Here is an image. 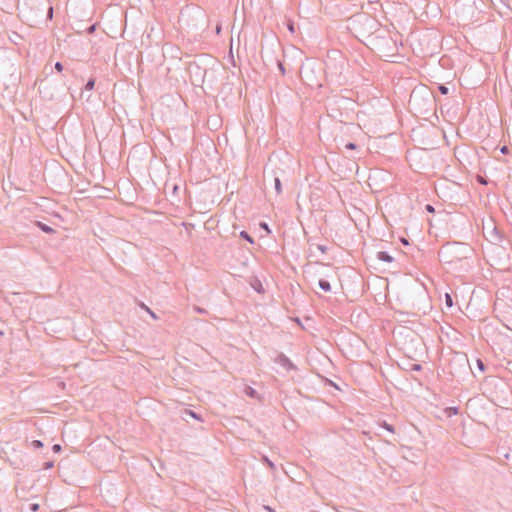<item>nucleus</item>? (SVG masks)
<instances>
[{
	"label": "nucleus",
	"mask_w": 512,
	"mask_h": 512,
	"mask_svg": "<svg viewBox=\"0 0 512 512\" xmlns=\"http://www.w3.org/2000/svg\"><path fill=\"white\" fill-rule=\"evenodd\" d=\"M483 234L492 244H500L503 240V234L492 220L483 225Z\"/></svg>",
	"instance_id": "nucleus-1"
},
{
	"label": "nucleus",
	"mask_w": 512,
	"mask_h": 512,
	"mask_svg": "<svg viewBox=\"0 0 512 512\" xmlns=\"http://www.w3.org/2000/svg\"><path fill=\"white\" fill-rule=\"evenodd\" d=\"M275 362L287 371L297 369L293 362L284 353H279L275 358Z\"/></svg>",
	"instance_id": "nucleus-2"
},
{
	"label": "nucleus",
	"mask_w": 512,
	"mask_h": 512,
	"mask_svg": "<svg viewBox=\"0 0 512 512\" xmlns=\"http://www.w3.org/2000/svg\"><path fill=\"white\" fill-rule=\"evenodd\" d=\"M455 363H458L460 366H469L468 358L465 354H457L451 361L450 367L452 368Z\"/></svg>",
	"instance_id": "nucleus-3"
},
{
	"label": "nucleus",
	"mask_w": 512,
	"mask_h": 512,
	"mask_svg": "<svg viewBox=\"0 0 512 512\" xmlns=\"http://www.w3.org/2000/svg\"><path fill=\"white\" fill-rule=\"evenodd\" d=\"M377 259L386 263H392L394 258L386 251H379L376 255Z\"/></svg>",
	"instance_id": "nucleus-4"
},
{
	"label": "nucleus",
	"mask_w": 512,
	"mask_h": 512,
	"mask_svg": "<svg viewBox=\"0 0 512 512\" xmlns=\"http://www.w3.org/2000/svg\"><path fill=\"white\" fill-rule=\"evenodd\" d=\"M35 226H37L44 233H47V234L55 233V230L52 227H50L49 225H47L41 221H36Z\"/></svg>",
	"instance_id": "nucleus-5"
},
{
	"label": "nucleus",
	"mask_w": 512,
	"mask_h": 512,
	"mask_svg": "<svg viewBox=\"0 0 512 512\" xmlns=\"http://www.w3.org/2000/svg\"><path fill=\"white\" fill-rule=\"evenodd\" d=\"M318 286L320 287V289H322L325 292L331 291V285H330L329 281H327L325 279H320L318 282Z\"/></svg>",
	"instance_id": "nucleus-6"
},
{
	"label": "nucleus",
	"mask_w": 512,
	"mask_h": 512,
	"mask_svg": "<svg viewBox=\"0 0 512 512\" xmlns=\"http://www.w3.org/2000/svg\"><path fill=\"white\" fill-rule=\"evenodd\" d=\"M184 415H188L198 421H203V418L200 414H198L197 412L191 410V409H185L184 412H183Z\"/></svg>",
	"instance_id": "nucleus-7"
},
{
	"label": "nucleus",
	"mask_w": 512,
	"mask_h": 512,
	"mask_svg": "<svg viewBox=\"0 0 512 512\" xmlns=\"http://www.w3.org/2000/svg\"><path fill=\"white\" fill-rule=\"evenodd\" d=\"M240 237L246 241H248L249 243L253 244L254 243V239L252 238V236L245 230L241 231L240 232Z\"/></svg>",
	"instance_id": "nucleus-8"
},
{
	"label": "nucleus",
	"mask_w": 512,
	"mask_h": 512,
	"mask_svg": "<svg viewBox=\"0 0 512 512\" xmlns=\"http://www.w3.org/2000/svg\"><path fill=\"white\" fill-rule=\"evenodd\" d=\"M444 298H445V305H446V307L447 308L453 307L454 303H453V298H452L451 294L445 293Z\"/></svg>",
	"instance_id": "nucleus-9"
},
{
	"label": "nucleus",
	"mask_w": 512,
	"mask_h": 512,
	"mask_svg": "<svg viewBox=\"0 0 512 512\" xmlns=\"http://www.w3.org/2000/svg\"><path fill=\"white\" fill-rule=\"evenodd\" d=\"M274 187L277 192V194H280L282 192V184L278 177L274 179Z\"/></svg>",
	"instance_id": "nucleus-10"
},
{
	"label": "nucleus",
	"mask_w": 512,
	"mask_h": 512,
	"mask_svg": "<svg viewBox=\"0 0 512 512\" xmlns=\"http://www.w3.org/2000/svg\"><path fill=\"white\" fill-rule=\"evenodd\" d=\"M262 462L265 463L271 470H275V464L267 457H262Z\"/></svg>",
	"instance_id": "nucleus-11"
},
{
	"label": "nucleus",
	"mask_w": 512,
	"mask_h": 512,
	"mask_svg": "<svg viewBox=\"0 0 512 512\" xmlns=\"http://www.w3.org/2000/svg\"><path fill=\"white\" fill-rule=\"evenodd\" d=\"M95 86V78H89L87 83L85 84V90H92Z\"/></svg>",
	"instance_id": "nucleus-12"
},
{
	"label": "nucleus",
	"mask_w": 512,
	"mask_h": 512,
	"mask_svg": "<svg viewBox=\"0 0 512 512\" xmlns=\"http://www.w3.org/2000/svg\"><path fill=\"white\" fill-rule=\"evenodd\" d=\"M446 412L449 416L451 415H457L459 413V408L458 407H448L446 409Z\"/></svg>",
	"instance_id": "nucleus-13"
},
{
	"label": "nucleus",
	"mask_w": 512,
	"mask_h": 512,
	"mask_svg": "<svg viewBox=\"0 0 512 512\" xmlns=\"http://www.w3.org/2000/svg\"><path fill=\"white\" fill-rule=\"evenodd\" d=\"M382 427H383L384 429H386L387 431L391 432V433H394V432H395V428H394V426H393V425H391V424H389V423H387L386 421H384V422H383Z\"/></svg>",
	"instance_id": "nucleus-14"
},
{
	"label": "nucleus",
	"mask_w": 512,
	"mask_h": 512,
	"mask_svg": "<svg viewBox=\"0 0 512 512\" xmlns=\"http://www.w3.org/2000/svg\"><path fill=\"white\" fill-rule=\"evenodd\" d=\"M34 449H40L43 447V442L40 440H33L30 444Z\"/></svg>",
	"instance_id": "nucleus-15"
},
{
	"label": "nucleus",
	"mask_w": 512,
	"mask_h": 512,
	"mask_svg": "<svg viewBox=\"0 0 512 512\" xmlns=\"http://www.w3.org/2000/svg\"><path fill=\"white\" fill-rule=\"evenodd\" d=\"M476 365L481 372H484L486 370L484 362L479 358L476 360Z\"/></svg>",
	"instance_id": "nucleus-16"
},
{
	"label": "nucleus",
	"mask_w": 512,
	"mask_h": 512,
	"mask_svg": "<svg viewBox=\"0 0 512 512\" xmlns=\"http://www.w3.org/2000/svg\"><path fill=\"white\" fill-rule=\"evenodd\" d=\"M438 90L442 95H447L449 93L448 87L443 84L438 86Z\"/></svg>",
	"instance_id": "nucleus-17"
},
{
	"label": "nucleus",
	"mask_w": 512,
	"mask_h": 512,
	"mask_svg": "<svg viewBox=\"0 0 512 512\" xmlns=\"http://www.w3.org/2000/svg\"><path fill=\"white\" fill-rule=\"evenodd\" d=\"M277 66H278V69H279L280 73L284 76L285 73H286V69L284 67L283 62L280 61V60H277Z\"/></svg>",
	"instance_id": "nucleus-18"
},
{
	"label": "nucleus",
	"mask_w": 512,
	"mask_h": 512,
	"mask_svg": "<svg viewBox=\"0 0 512 512\" xmlns=\"http://www.w3.org/2000/svg\"><path fill=\"white\" fill-rule=\"evenodd\" d=\"M345 148L348 150H356L358 146L354 142H348L345 144Z\"/></svg>",
	"instance_id": "nucleus-19"
},
{
	"label": "nucleus",
	"mask_w": 512,
	"mask_h": 512,
	"mask_svg": "<svg viewBox=\"0 0 512 512\" xmlns=\"http://www.w3.org/2000/svg\"><path fill=\"white\" fill-rule=\"evenodd\" d=\"M39 507H40V506H39V504H37V503H31V504L29 505V510H30V511H32V512H36V511H38V510H39Z\"/></svg>",
	"instance_id": "nucleus-20"
},
{
	"label": "nucleus",
	"mask_w": 512,
	"mask_h": 512,
	"mask_svg": "<svg viewBox=\"0 0 512 512\" xmlns=\"http://www.w3.org/2000/svg\"><path fill=\"white\" fill-rule=\"evenodd\" d=\"M260 227H261L264 231H266L267 233H271V230H270V228H269V225H268L266 222H261V223H260Z\"/></svg>",
	"instance_id": "nucleus-21"
},
{
	"label": "nucleus",
	"mask_w": 512,
	"mask_h": 512,
	"mask_svg": "<svg viewBox=\"0 0 512 512\" xmlns=\"http://www.w3.org/2000/svg\"><path fill=\"white\" fill-rule=\"evenodd\" d=\"M54 466V462L53 461H47L43 464V469L44 470H47V469H50Z\"/></svg>",
	"instance_id": "nucleus-22"
},
{
	"label": "nucleus",
	"mask_w": 512,
	"mask_h": 512,
	"mask_svg": "<svg viewBox=\"0 0 512 512\" xmlns=\"http://www.w3.org/2000/svg\"><path fill=\"white\" fill-rule=\"evenodd\" d=\"M256 393L257 392L253 388H251V387H248L247 390H246V394L248 396H251V397H254L256 395Z\"/></svg>",
	"instance_id": "nucleus-23"
},
{
	"label": "nucleus",
	"mask_w": 512,
	"mask_h": 512,
	"mask_svg": "<svg viewBox=\"0 0 512 512\" xmlns=\"http://www.w3.org/2000/svg\"><path fill=\"white\" fill-rule=\"evenodd\" d=\"M95 30H96V24H92V25H90V26L86 29V32H87L88 34H92V33H94V32H95Z\"/></svg>",
	"instance_id": "nucleus-24"
},
{
	"label": "nucleus",
	"mask_w": 512,
	"mask_h": 512,
	"mask_svg": "<svg viewBox=\"0 0 512 512\" xmlns=\"http://www.w3.org/2000/svg\"><path fill=\"white\" fill-rule=\"evenodd\" d=\"M52 18H53V7L49 6L48 11H47V19L52 20Z\"/></svg>",
	"instance_id": "nucleus-25"
},
{
	"label": "nucleus",
	"mask_w": 512,
	"mask_h": 512,
	"mask_svg": "<svg viewBox=\"0 0 512 512\" xmlns=\"http://www.w3.org/2000/svg\"><path fill=\"white\" fill-rule=\"evenodd\" d=\"M411 370L412 371H420V370H422V366H421V364H417V363L412 364Z\"/></svg>",
	"instance_id": "nucleus-26"
},
{
	"label": "nucleus",
	"mask_w": 512,
	"mask_h": 512,
	"mask_svg": "<svg viewBox=\"0 0 512 512\" xmlns=\"http://www.w3.org/2000/svg\"><path fill=\"white\" fill-rule=\"evenodd\" d=\"M317 249H318L319 251H321L322 253H326V252H327V250H328L327 246L322 245V244H318V245H317Z\"/></svg>",
	"instance_id": "nucleus-27"
},
{
	"label": "nucleus",
	"mask_w": 512,
	"mask_h": 512,
	"mask_svg": "<svg viewBox=\"0 0 512 512\" xmlns=\"http://www.w3.org/2000/svg\"><path fill=\"white\" fill-rule=\"evenodd\" d=\"M54 67L58 72H61L63 70V64L61 62H56Z\"/></svg>",
	"instance_id": "nucleus-28"
},
{
	"label": "nucleus",
	"mask_w": 512,
	"mask_h": 512,
	"mask_svg": "<svg viewBox=\"0 0 512 512\" xmlns=\"http://www.w3.org/2000/svg\"><path fill=\"white\" fill-rule=\"evenodd\" d=\"M425 209H426V211H427V212H429V213H434V212H435V208H434V206H433V205H431V204H427V205L425 206Z\"/></svg>",
	"instance_id": "nucleus-29"
},
{
	"label": "nucleus",
	"mask_w": 512,
	"mask_h": 512,
	"mask_svg": "<svg viewBox=\"0 0 512 512\" xmlns=\"http://www.w3.org/2000/svg\"><path fill=\"white\" fill-rule=\"evenodd\" d=\"M61 449H62V448H61V445H60V444H54V445L52 446V450H53V452H54V453H58V452H60V451H61Z\"/></svg>",
	"instance_id": "nucleus-30"
},
{
	"label": "nucleus",
	"mask_w": 512,
	"mask_h": 512,
	"mask_svg": "<svg viewBox=\"0 0 512 512\" xmlns=\"http://www.w3.org/2000/svg\"><path fill=\"white\" fill-rule=\"evenodd\" d=\"M500 152H501L502 154H508V153H509V148H508L507 146H502V147L500 148Z\"/></svg>",
	"instance_id": "nucleus-31"
},
{
	"label": "nucleus",
	"mask_w": 512,
	"mask_h": 512,
	"mask_svg": "<svg viewBox=\"0 0 512 512\" xmlns=\"http://www.w3.org/2000/svg\"><path fill=\"white\" fill-rule=\"evenodd\" d=\"M416 98H417V95H416L415 91H413L411 96H410L409 103H412V102L416 101Z\"/></svg>",
	"instance_id": "nucleus-32"
},
{
	"label": "nucleus",
	"mask_w": 512,
	"mask_h": 512,
	"mask_svg": "<svg viewBox=\"0 0 512 512\" xmlns=\"http://www.w3.org/2000/svg\"><path fill=\"white\" fill-rule=\"evenodd\" d=\"M215 31H216V34H217V35H219V34L221 33V31H222V26H221V24H220V23H218V24L216 25V29H215Z\"/></svg>",
	"instance_id": "nucleus-33"
},
{
	"label": "nucleus",
	"mask_w": 512,
	"mask_h": 512,
	"mask_svg": "<svg viewBox=\"0 0 512 512\" xmlns=\"http://www.w3.org/2000/svg\"><path fill=\"white\" fill-rule=\"evenodd\" d=\"M287 27L290 32L294 33L295 29L293 22H290Z\"/></svg>",
	"instance_id": "nucleus-34"
},
{
	"label": "nucleus",
	"mask_w": 512,
	"mask_h": 512,
	"mask_svg": "<svg viewBox=\"0 0 512 512\" xmlns=\"http://www.w3.org/2000/svg\"><path fill=\"white\" fill-rule=\"evenodd\" d=\"M147 312L151 315L152 318L157 319V316L150 308H147Z\"/></svg>",
	"instance_id": "nucleus-35"
},
{
	"label": "nucleus",
	"mask_w": 512,
	"mask_h": 512,
	"mask_svg": "<svg viewBox=\"0 0 512 512\" xmlns=\"http://www.w3.org/2000/svg\"><path fill=\"white\" fill-rule=\"evenodd\" d=\"M478 182L483 185L487 184L486 180H484L482 177H478Z\"/></svg>",
	"instance_id": "nucleus-36"
},
{
	"label": "nucleus",
	"mask_w": 512,
	"mask_h": 512,
	"mask_svg": "<svg viewBox=\"0 0 512 512\" xmlns=\"http://www.w3.org/2000/svg\"><path fill=\"white\" fill-rule=\"evenodd\" d=\"M141 307H142L145 311H147V308H149V307H148V306H146L144 303H142V304H141Z\"/></svg>",
	"instance_id": "nucleus-37"
},
{
	"label": "nucleus",
	"mask_w": 512,
	"mask_h": 512,
	"mask_svg": "<svg viewBox=\"0 0 512 512\" xmlns=\"http://www.w3.org/2000/svg\"><path fill=\"white\" fill-rule=\"evenodd\" d=\"M197 311H198L199 313H204V312H205V310H204V309H201V308H197Z\"/></svg>",
	"instance_id": "nucleus-38"
},
{
	"label": "nucleus",
	"mask_w": 512,
	"mask_h": 512,
	"mask_svg": "<svg viewBox=\"0 0 512 512\" xmlns=\"http://www.w3.org/2000/svg\"><path fill=\"white\" fill-rule=\"evenodd\" d=\"M260 287H262V284H259V286H257V288H255L257 290V292H260Z\"/></svg>",
	"instance_id": "nucleus-39"
},
{
	"label": "nucleus",
	"mask_w": 512,
	"mask_h": 512,
	"mask_svg": "<svg viewBox=\"0 0 512 512\" xmlns=\"http://www.w3.org/2000/svg\"><path fill=\"white\" fill-rule=\"evenodd\" d=\"M260 287H262V284H259V286H257V288H255L257 290V292H260Z\"/></svg>",
	"instance_id": "nucleus-40"
},
{
	"label": "nucleus",
	"mask_w": 512,
	"mask_h": 512,
	"mask_svg": "<svg viewBox=\"0 0 512 512\" xmlns=\"http://www.w3.org/2000/svg\"><path fill=\"white\" fill-rule=\"evenodd\" d=\"M260 287H262V284H259V286H257V288H255L257 290V292H260Z\"/></svg>",
	"instance_id": "nucleus-41"
},
{
	"label": "nucleus",
	"mask_w": 512,
	"mask_h": 512,
	"mask_svg": "<svg viewBox=\"0 0 512 512\" xmlns=\"http://www.w3.org/2000/svg\"><path fill=\"white\" fill-rule=\"evenodd\" d=\"M402 242H403L404 244H408V241H407L406 239H402Z\"/></svg>",
	"instance_id": "nucleus-42"
},
{
	"label": "nucleus",
	"mask_w": 512,
	"mask_h": 512,
	"mask_svg": "<svg viewBox=\"0 0 512 512\" xmlns=\"http://www.w3.org/2000/svg\"><path fill=\"white\" fill-rule=\"evenodd\" d=\"M270 512H274L273 509H271L270 507H266Z\"/></svg>",
	"instance_id": "nucleus-43"
},
{
	"label": "nucleus",
	"mask_w": 512,
	"mask_h": 512,
	"mask_svg": "<svg viewBox=\"0 0 512 512\" xmlns=\"http://www.w3.org/2000/svg\"><path fill=\"white\" fill-rule=\"evenodd\" d=\"M0 335H3V332L0 330Z\"/></svg>",
	"instance_id": "nucleus-44"
}]
</instances>
